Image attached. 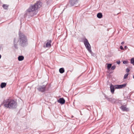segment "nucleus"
I'll use <instances>...</instances> for the list:
<instances>
[{"label": "nucleus", "mask_w": 134, "mask_h": 134, "mask_svg": "<svg viewBox=\"0 0 134 134\" xmlns=\"http://www.w3.org/2000/svg\"><path fill=\"white\" fill-rule=\"evenodd\" d=\"M38 90L41 92H43L45 91L46 89V86L43 85L40 86L37 88Z\"/></svg>", "instance_id": "39448f33"}, {"label": "nucleus", "mask_w": 134, "mask_h": 134, "mask_svg": "<svg viewBox=\"0 0 134 134\" xmlns=\"http://www.w3.org/2000/svg\"><path fill=\"white\" fill-rule=\"evenodd\" d=\"M111 64H107V68L108 69H109L111 67Z\"/></svg>", "instance_id": "aec40b11"}, {"label": "nucleus", "mask_w": 134, "mask_h": 134, "mask_svg": "<svg viewBox=\"0 0 134 134\" xmlns=\"http://www.w3.org/2000/svg\"><path fill=\"white\" fill-rule=\"evenodd\" d=\"M126 86L125 84L122 85H115V89H120L125 87Z\"/></svg>", "instance_id": "0eeeda50"}, {"label": "nucleus", "mask_w": 134, "mask_h": 134, "mask_svg": "<svg viewBox=\"0 0 134 134\" xmlns=\"http://www.w3.org/2000/svg\"><path fill=\"white\" fill-rule=\"evenodd\" d=\"M3 7L4 9H6L7 8L8 6L6 4H4L3 5Z\"/></svg>", "instance_id": "6ab92c4d"}, {"label": "nucleus", "mask_w": 134, "mask_h": 134, "mask_svg": "<svg viewBox=\"0 0 134 134\" xmlns=\"http://www.w3.org/2000/svg\"><path fill=\"white\" fill-rule=\"evenodd\" d=\"M84 43L87 50L90 53H92V52L91 49L90 45L87 39L86 38L85 39L84 41Z\"/></svg>", "instance_id": "20e7f679"}, {"label": "nucleus", "mask_w": 134, "mask_h": 134, "mask_svg": "<svg viewBox=\"0 0 134 134\" xmlns=\"http://www.w3.org/2000/svg\"><path fill=\"white\" fill-rule=\"evenodd\" d=\"M126 71L127 72H128L130 71V70L128 68H127L126 69Z\"/></svg>", "instance_id": "b1692460"}, {"label": "nucleus", "mask_w": 134, "mask_h": 134, "mask_svg": "<svg viewBox=\"0 0 134 134\" xmlns=\"http://www.w3.org/2000/svg\"><path fill=\"white\" fill-rule=\"evenodd\" d=\"M118 64H119L120 63V61H118L116 62Z\"/></svg>", "instance_id": "a878e982"}, {"label": "nucleus", "mask_w": 134, "mask_h": 134, "mask_svg": "<svg viewBox=\"0 0 134 134\" xmlns=\"http://www.w3.org/2000/svg\"><path fill=\"white\" fill-rule=\"evenodd\" d=\"M78 0H70V3L71 6H76L78 3Z\"/></svg>", "instance_id": "423d86ee"}, {"label": "nucleus", "mask_w": 134, "mask_h": 134, "mask_svg": "<svg viewBox=\"0 0 134 134\" xmlns=\"http://www.w3.org/2000/svg\"><path fill=\"white\" fill-rule=\"evenodd\" d=\"M128 75V74H125L124 76V79L126 78L127 77Z\"/></svg>", "instance_id": "4be33fe9"}, {"label": "nucleus", "mask_w": 134, "mask_h": 134, "mask_svg": "<svg viewBox=\"0 0 134 134\" xmlns=\"http://www.w3.org/2000/svg\"><path fill=\"white\" fill-rule=\"evenodd\" d=\"M4 106L7 108H12L15 107L16 105L15 102L11 99H7L3 101V103Z\"/></svg>", "instance_id": "f03ea898"}, {"label": "nucleus", "mask_w": 134, "mask_h": 134, "mask_svg": "<svg viewBox=\"0 0 134 134\" xmlns=\"http://www.w3.org/2000/svg\"><path fill=\"white\" fill-rule=\"evenodd\" d=\"M64 70L63 68H61L59 69V71L61 73H63L64 72Z\"/></svg>", "instance_id": "f3484780"}, {"label": "nucleus", "mask_w": 134, "mask_h": 134, "mask_svg": "<svg viewBox=\"0 0 134 134\" xmlns=\"http://www.w3.org/2000/svg\"><path fill=\"white\" fill-rule=\"evenodd\" d=\"M19 42L21 46H24L27 44V38L23 34L20 32L19 33Z\"/></svg>", "instance_id": "7ed1b4c3"}, {"label": "nucleus", "mask_w": 134, "mask_h": 134, "mask_svg": "<svg viewBox=\"0 0 134 134\" xmlns=\"http://www.w3.org/2000/svg\"><path fill=\"white\" fill-rule=\"evenodd\" d=\"M121 109L124 111H129V109L126 108L125 106L124 105L121 106Z\"/></svg>", "instance_id": "f8f14e48"}, {"label": "nucleus", "mask_w": 134, "mask_h": 134, "mask_svg": "<svg viewBox=\"0 0 134 134\" xmlns=\"http://www.w3.org/2000/svg\"><path fill=\"white\" fill-rule=\"evenodd\" d=\"M1 58V55H0V59Z\"/></svg>", "instance_id": "c85d7f7f"}, {"label": "nucleus", "mask_w": 134, "mask_h": 134, "mask_svg": "<svg viewBox=\"0 0 134 134\" xmlns=\"http://www.w3.org/2000/svg\"><path fill=\"white\" fill-rule=\"evenodd\" d=\"M130 63L134 65V58H132L131 59Z\"/></svg>", "instance_id": "a211bd4d"}, {"label": "nucleus", "mask_w": 134, "mask_h": 134, "mask_svg": "<svg viewBox=\"0 0 134 134\" xmlns=\"http://www.w3.org/2000/svg\"><path fill=\"white\" fill-rule=\"evenodd\" d=\"M58 101L60 104H63L64 103L65 101L63 98H60Z\"/></svg>", "instance_id": "6e6552de"}, {"label": "nucleus", "mask_w": 134, "mask_h": 134, "mask_svg": "<svg viewBox=\"0 0 134 134\" xmlns=\"http://www.w3.org/2000/svg\"><path fill=\"white\" fill-rule=\"evenodd\" d=\"M24 59V57L22 56H20L18 57V60L21 61L23 60Z\"/></svg>", "instance_id": "2eb2a0df"}, {"label": "nucleus", "mask_w": 134, "mask_h": 134, "mask_svg": "<svg viewBox=\"0 0 134 134\" xmlns=\"http://www.w3.org/2000/svg\"><path fill=\"white\" fill-rule=\"evenodd\" d=\"M124 42H123H123H122L121 43V44H124Z\"/></svg>", "instance_id": "bb28decb"}, {"label": "nucleus", "mask_w": 134, "mask_h": 134, "mask_svg": "<svg viewBox=\"0 0 134 134\" xmlns=\"http://www.w3.org/2000/svg\"><path fill=\"white\" fill-rule=\"evenodd\" d=\"M123 63L124 64H126L128 63V61L127 60H124L123 61Z\"/></svg>", "instance_id": "412c9836"}, {"label": "nucleus", "mask_w": 134, "mask_h": 134, "mask_svg": "<svg viewBox=\"0 0 134 134\" xmlns=\"http://www.w3.org/2000/svg\"><path fill=\"white\" fill-rule=\"evenodd\" d=\"M18 42V40L16 38H15L14 39V46L15 48H16L17 46V44Z\"/></svg>", "instance_id": "ddd939ff"}, {"label": "nucleus", "mask_w": 134, "mask_h": 134, "mask_svg": "<svg viewBox=\"0 0 134 134\" xmlns=\"http://www.w3.org/2000/svg\"><path fill=\"white\" fill-rule=\"evenodd\" d=\"M110 89L111 92L113 94L114 93V89L115 88V85L113 86L112 85H111L110 86Z\"/></svg>", "instance_id": "1a4fd4ad"}, {"label": "nucleus", "mask_w": 134, "mask_h": 134, "mask_svg": "<svg viewBox=\"0 0 134 134\" xmlns=\"http://www.w3.org/2000/svg\"><path fill=\"white\" fill-rule=\"evenodd\" d=\"M124 47L126 49L127 48V47L126 46H125V47Z\"/></svg>", "instance_id": "cd10ccee"}, {"label": "nucleus", "mask_w": 134, "mask_h": 134, "mask_svg": "<svg viewBox=\"0 0 134 134\" xmlns=\"http://www.w3.org/2000/svg\"><path fill=\"white\" fill-rule=\"evenodd\" d=\"M42 5V3L39 1L37 2L34 4L31 5L26 11V14L31 16L36 15L37 10L41 7Z\"/></svg>", "instance_id": "f257e3e1"}, {"label": "nucleus", "mask_w": 134, "mask_h": 134, "mask_svg": "<svg viewBox=\"0 0 134 134\" xmlns=\"http://www.w3.org/2000/svg\"><path fill=\"white\" fill-rule=\"evenodd\" d=\"M51 40H49L46 44V47H49L51 46Z\"/></svg>", "instance_id": "9d476101"}, {"label": "nucleus", "mask_w": 134, "mask_h": 134, "mask_svg": "<svg viewBox=\"0 0 134 134\" xmlns=\"http://www.w3.org/2000/svg\"><path fill=\"white\" fill-rule=\"evenodd\" d=\"M6 83L5 82H2L1 83V87L2 88H3L5 87L6 85Z\"/></svg>", "instance_id": "4468645a"}, {"label": "nucleus", "mask_w": 134, "mask_h": 134, "mask_svg": "<svg viewBox=\"0 0 134 134\" xmlns=\"http://www.w3.org/2000/svg\"><path fill=\"white\" fill-rule=\"evenodd\" d=\"M108 100L112 103H114L116 101V99L112 98H108Z\"/></svg>", "instance_id": "9b49d317"}, {"label": "nucleus", "mask_w": 134, "mask_h": 134, "mask_svg": "<svg viewBox=\"0 0 134 134\" xmlns=\"http://www.w3.org/2000/svg\"><path fill=\"white\" fill-rule=\"evenodd\" d=\"M116 66L115 65H113L112 66V67L111 68V69L113 70H114L115 69V68Z\"/></svg>", "instance_id": "5701e85b"}, {"label": "nucleus", "mask_w": 134, "mask_h": 134, "mask_svg": "<svg viewBox=\"0 0 134 134\" xmlns=\"http://www.w3.org/2000/svg\"><path fill=\"white\" fill-rule=\"evenodd\" d=\"M97 17L99 18H100L102 17V15L101 13H98L97 15Z\"/></svg>", "instance_id": "dca6fc26"}, {"label": "nucleus", "mask_w": 134, "mask_h": 134, "mask_svg": "<svg viewBox=\"0 0 134 134\" xmlns=\"http://www.w3.org/2000/svg\"><path fill=\"white\" fill-rule=\"evenodd\" d=\"M120 48L121 50H124V49L123 48V47L122 46H120Z\"/></svg>", "instance_id": "393cba45"}]
</instances>
